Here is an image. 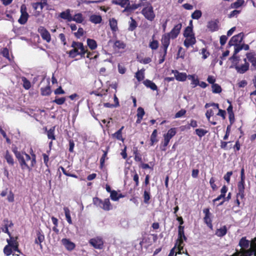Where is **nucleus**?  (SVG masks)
<instances>
[{
  "label": "nucleus",
  "instance_id": "f257e3e1",
  "mask_svg": "<svg viewBox=\"0 0 256 256\" xmlns=\"http://www.w3.org/2000/svg\"><path fill=\"white\" fill-rule=\"evenodd\" d=\"M30 155L24 152L22 156L18 154V162L22 170H28L30 171L36 165V155L32 148L30 149Z\"/></svg>",
  "mask_w": 256,
  "mask_h": 256
},
{
  "label": "nucleus",
  "instance_id": "f03ea898",
  "mask_svg": "<svg viewBox=\"0 0 256 256\" xmlns=\"http://www.w3.org/2000/svg\"><path fill=\"white\" fill-rule=\"evenodd\" d=\"M71 47L72 49L67 52L69 57L74 58L79 55L82 57H84L87 49L84 48L82 42L73 41Z\"/></svg>",
  "mask_w": 256,
  "mask_h": 256
},
{
  "label": "nucleus",
  "instance_id": "7ed1b4c3",
  "mask_svg": "<svg viewBox=\"0 0 256 256\" xmlns=\"http://www.w3.org/2000/svg\"><path fill=\"white\" fill-rule=\"evenodd\" d=\"M146 5L142 9L141 11L142 14L149 21H153L155 18L156 14L154 10V8L150 2H146Z\"/></svg>",
  "mask_w": 256,
  "mask_h": 256
},
{
  "label": "nucleus",
  "instance_id": "20e7f679",
  "mask_svg": "<svg viewBox=\"0 0 256 256\" xmlns=\"http://www.w3.org/2000/svg\"><path fill=\"white\" fill-rule=\"evenodd\" d=\"M93 204L97 207H100L104 210L108 211L112 208V206L109 198H106L102 200L98 197H94L92 199Z\"/></svg>",
  "mask_w": 256,
  "mask_h": 256
},
{
  "label": "nucleus",
  "instance_id": "39448f33",
  "mask_svg": "<svg viewBox=\"0 0 256 256\" xmlns=\"http://www.w3.org/2000/svg\"><path fill=\"white\" fill-rule=\"evenodd\" d=\"M184 226H179L178 227V238L176 240V244H178V247L179 251L176 254V256L177 254H180L181 250L183 249V246H182L184 243V240H186L187 238L184 234Z\"/></svg>",
  "mask_w": 256,
  "mask_h": 256
},
{
  "label": "nucleus",
  "instance_id": "423d86ee",
  "mask_svg": "<svg viewBox=\"0 0 256 256\" xmlns=\"http://www.w3.org/2000/svg\"><path fill=\"white\" fill-rule=\"evenodd\" d=\"M20 16L18 20V22L21 24H24L28 21L29 14L27 12V8L25 4H22L20 6Z\"/></svg>",
  "mask_w": 256,
  "mask_h": 256
},
{
  "label": "nucleus",
  "instance_id": "0eeeda50",
  "mask_svg": "<svg viewBox=\"0 0 256 256\" xmlns=\"http://www.w3.org/2000/svg\"><path fill=\"white\" fill-rule=\"evenodd\" d=\"M89 244L94 248L101 250L104 247V242L102 238L96 236L90 239Z\"/></svg>",
  "mask_w": 256,
  "mask_h": 256
},
{
  "label": "nucleus",
  "instance_id": "6e6552de",
  "mask_svg": "<svg viewBox=\"0 0 256 256\" xmlns=\"http://www.w3.org/2000/svg\"><path fill=\"white\" fill-rule=\"evenodd\" d=\"M38 32L40 34V36L44 40L46 41L48 43L51 41L50 34L44 26H40L38 28Z\"/></svg>",
  "mask_w": 256,
  "mask_h": 256
},
{
  "label": "nucleus",
  "instance_id": "1a4fd4ad",
  "mask_svg": "<svg viewBox=\"0 0 256 256\" xmlns=\"http://www.w3.org/2000/svg\"><path fill=\"white\" fill-rule=\"evenodd\" d=\"M10 236V238L9 240L7 239V240H6L8 244L12 246L13 250L14 252H16L20 254H21L22 253L21 251L18 248L19 244L17 240L18 237H16V236L14 237V236H12L11 234H10V236Z\"/></svg>",
  "mask_w": 256,
  "mask_h": 256
},
{
  "label": "nucleus",
  "instance_id": "9d476101",
  "mask_svg": "<svg viewBox=\"0 0 256 256\" xmlns=\"http://www.w3.org/2000/svg\"><path fill=\"white\" fill-rule=\"evenodd\" d=\"M244 34L242 32H240L236 35L233 36L228 42V45L230 46L234 45L239 44L243 40Z\"/></svg>",
  "mask_w": 256,
  "mask_h": 256
},
{
  "label": "nucleus",
  "instance_id": "9b49d317",
  "mask_svg": "<svg viewBox=\"0 0 256 256\" xmlns=\"http://www.w3.org/2000/svg\"><path fill=\"white\" fill-rule=\"evenodd\" d=\"M36 237L34 240V244L40 246V248L42 249V243L44 241L45 236L41 230H38L36 232Z\"/></svg>",
  "mask_w": 256,
  "mask_h": 256
},
{
  "label": "nucleus",
  "instance_id": "f8f14e48",
  "mask_svg": "<svg viewBox=\"0 0 256 256\" xmlns=\"http://www.w3.org/2000/svg\"><path fill=\"white\" fill-rule=\"evenodd\" d=\"M234 254H237V256H252V254L256 256V252L252 248L246 250L241 248L239 251L236 250V252Z\"/></svg>",
  "mask_w": 256,
  "mask_h": 256
},
{
  "label": "nucleus",
  "instance_id": "ddd939ff",
  "mask_svg": "<svg viewBox=\"0 0 256 256\" xmlns=\"http://www.w3.org/2000/svg\"><path fill=\"white\" fill-rule=\"evenodd\" d=\"M244 186L245 180H240L238 184V192L236 194V197L240 198V199H243L244 197Z\"/></svg>",
  "mask_w": 256,
  "mask_h": 256
},
{
  "label": "nucleus",
  "instance_id": "4468645a",
  "mask_svg": "<svg viewBox=\"0 0 256 256\" xmlns=\"http://www.w3.org/2000/svg\"><path fill=\"white\" fill-rule=\"evenodd\" d=\"M182 28V24L181 23H179L174 26V28L170 30V32L167 33L170 36H171V38L174 39L177 38L180 32V30Z\"/></svg>",
  "mask_w": 256,
  "mask_h": 256
},
{
  "label": "nucleus",
  "instance_id": "2eb2a0df",
  "mask_svg": "<svg viewBox=\"0 0 256 256\" xmlns=\"http://www.w3.org/2000/svg\"><path fill=\"white\" fill-rule=\"evenodd\" d=\"M171 36H170L167 33L162 36L161 42L162 46L161 49L162 50H168V48L170 44V38Z\"/></svg>",
  "mask_w": 256,
  "mask_h": 256
},
{
  "label": "nucleus",
  "instance_id": "dca6fc26",
  "mask_svg": "<svg viewBox=\"0 0 256 256\" xmlns=\"http://www.w3.org/2000/svg\"><path fill=\"white\" fill-rule=\"evenodd\" d=\"M244 61L245 62V63L244 64L241 66L236 64L234 66V68L238 73L242 74L248 70L250 64L248 62H246V58L244 59Z\"/></svg>",
  "mask_w": 256,
  "mask_h": 256
},
{
  "label": "nucleus",
  "instance_id": "f3484780",
  "mask_svg": "<svg viewBox=\"0 0 256 256\" xmlns=\"http://www.w3.org/2000/svg\"><path fill=\"white\" fill-rule=\"evenodd\" d=\"M62 242L66 248L70 251L74 250L76 247L75 244L68 238H62Z\"/></svg>",
  "mask_w": 256,
  "mask_h": 256
},
{
  "label": "nucleus",
  "instance_id": "a211bd4d",
  "mask_svg": "<svg viewBox=\"0 0 256 256\" xmlns=\"http://www.w3.org/2000/svg\"><path fill=\"white\" fill-rule=\"evenodd\" d=\"M172 72L174 74L176 79L180 82H184L186 80L188 76L185 72H180L177 70H172Z\"/></svg>",
  "mask_w": 256,
  "mask_h": 256
},
{
  "label": "nucleus",
  "instance_id": "6ab92c4d",
  "mask_svg": "<svg viewBox=\"0 0 256 256\" xmlns=\"http://www.w3.org/2000/svg\"><path fill=\"white\" fill-rule=\"evenodd\" d=\"M185 38L186 39L184 40V44L186 48H189L190 46H193L196 42L194 36H190V37H186Z\"/></svg>",
  "mask_w": 256,
  "mask_h": 256
},
{
  "label": "nucleus",
  "instance_id": "aec40b11",
  "mask_svg": "<svg viewBox=\"0 0 256 256\" xmlns=\"http://www.w3.org/2000/svg\"><path fill=\"white\" fill-rule=\"evenodd\" d=\"M4 158L6 160L7 163L10 166H14L15 162L13 158L12 154L10 153V152L6 150L4 156Z\"/></svg>",
  "mask_w": 256,
  "mask_h": 256
},
{
  "label": "nucleus",
  "instance_id": "412c9836",
  "mask_svg": "<svg viewBox=\"0 0 256 256\" xmlns=\"http://www.w3.org/2000/svg\"><path fill=\"white\" fill-rule=\"evenodd\" d=\"M218 21L217 20L209 21L208 22L207 28L211 32H214L218 30Z\"/></svg>",
  "mask_w": 256,
  "mask_h": 256
},
{
  "label": "nucleus",
  "instance_id": "4be33fe9",
  "mask_svg": "<svg viewBox=\"0 0 256 256\" xmlns=\"http://www.w3.org/2000/svg\"><path fill=\"white\" fill-rule=\"evenodd\" d=\"M246 58L250 61L254 69L256 70V54L254 52H248L246 54Z\"/></svg>",
  "mask_w": 256,
  "mask_h": 256
},
{
  "label": "nucleus",
  "instance_id": "5701e85b",
  "mask_svg": "<svg viewBox=\"0 0 256 256\" xmlns=\"http://www.w3.org/2000/svg\"><path fill=\"white\" fill-rule=\"evenodd\" d=\"M124 126H122L118 131H116L115 133L112 134V137L114 138L117 139L118 140L124 142V138H122V131L124 130Z\"/></svg>",
  "mask_w": 256,
  "mask_h": 256
},
{
  "label": "nucleus",
  "instance_id": "b1692460",
  "mask_svg": "<svg viewBox=\"0 0 256 256\" xmlns=\"http://www.w3.org/2000/svg\"><path fill=\"white\" fill-rule=\"evenodd\" d=\"M176 134V128H171L168 130L166 134H164V138H166L170 140V139L174 137Z\"/></svg>",
  "mask_w": 256,
  "mask_h": 256
},
{
  "label": "nucleus",
  "instance_id": "393cba45",
  "mask_svg": "<svg viewBox=\"0 0 256 256\" xmlns=\"http://www.w3.org/2000/svg\"><path fill=\"white\" fill-rule=\"evenodd\" d=\"M70 12V10L68 9L66 11L62 12L60 14V17L62 19L66 20L68 22H71L72 16Z\"/></svg>",
  "mask_w": 256,
  "mask_h": 256
},
{
  "label": "nucleus",
  "instance_id": "a878e982",
  "mask_svg": "<svg viewBox=\"0 0 256 256\" xmlns=\"http://www.w3.org/2000/svg\"><path fill=\"white\" fill-rule=\"evenodd\" d=\"M109 24L112 32H116L118 30L117 20L112 18L109 20Z\"/></svg>",
  "mask_w": 256,
  "mask_h": 256
},
{
  "label": "nucleus",
  "instance_id": "bb28decb",
  "mask_svg": "<svg viewBox=\"0 0 256 256\" xmlns=\"http://www.w3.org/2000/svg\"><path fill=\"white\" fill-rule=\"evenodd\" d=\"M143 83L146 86L150 88L151 90H158V86H156V85L154 82H152L149 80H144Z\"/></svg>",
  "mask_w": 256,
  "mask_h": 256
},
{
  "label": "nucleus",
  "instance_id": "cd10ccee",
  "mask_svg": "<svg viewBox=\"0 0 256 256\" xmlns=\"http://www.w3.org/2000/svg\"><path fill=\"white\" fill-rule=\"evenodd\" d=\"M84 20V18L81 13L76 14L74 16H72L71 21H74L77 23L80 24L83 22Z\"/></svg>",
  "mask_w": 256,
  "mask_h": 256
},
{
  "label": "nucleus",
  "instance_id": "c85d7f7f",
  "mask_svg": "<svg viewBox=\"0 0 256 256\" xmlns=\"http://www.w3.org/2000/svg\"><path fill=\"white\" fill-rule=\"evenodd\" d=\"M56 127V126H53L48 130V131H47L46 135L48 138L51 140H54L56 139V136L54 134Z\"/></svg>",
  "mask_w": 256,
  "mask_h": 256
},
{
  "label": "nucleus",
  "instance_id": "c756f323",
  "mask_svg": "<svg viewBox=\"0 0 256 256\" xmlns=\"http://www.w3.org/2000/svg\"><path fill=\"white\" fill-rule=\"evenodd\" d=\"M52 90L50 86V84H48V85L46 86L40 88V94L43 96H50Z\"/></svg>",
  "mask_w": 256,
  "mask_h": 256
},
{
  "label": "nucleus",
  "instance_id": "7c9ffc66",
  "mask_svg": "<svg viewBox=\"0 0 256 256\" xmlns=\"http://www.w3.org/2000/svg\"><path fill=\"white\" fill-rule=\"evenodd\" d=\"M90 20L95 24H98L102 22V18L100 15L92 14L90 18Z\"/></svg>",
  "mask_w": 256,
  "mask_h": 256
},
{
  "label": "nucleus",
  "instance_id": "2f4dec72",
  "mask_svg": "<svg viewBox=\"0 0 256 256\" xmlns=\"http://www.w3.org/2000/svg\"><path fill=\"white\" fill-rule=\"evenodd\" d=\"M157 136H158V131H157V130L155 129L153 130V132L150 136V145L151 146H153L154 144H155L158 142V140L157 139Z\"/></svg>",
  "mask_w": 256,
  "mask_h": 256
},
{
  "label": "nucleus",
  "instance_id": "473e14b6",
  "mask_svg": "<svg viewBox=\"0 0 256 256\" xmlns=\"http://www.w3.org/2000/svg\"><path fill=\"white\" fill-rule=\"evenodd\" d=\"M112 3L124 8L126 4H129V0H112Z\"/></svg>",
  "mask_w": 256,
  "mask_h": 256
},
{
  "label": "nucleus",
  "instance_id": "72a5a7b5",
  "mask_svg": "<svg viewBox=\"0 0 256 256\" xmlns=\"http://www.w3.org/2000/svg\"><path fill=\"white\" fill-rule=\"evenodd\" d=\"M87 44L91 50H96L98 46L96 42L94 40L90 38L87 39Z\"/></svg>",
  "mask_w": 256,
  "mask_h": 256
},
{
  "label": "nucleus",
  "instance_id": "f704fd0d",
  "mask_svg": "<svg viewBox=\"0 0 256 256\" xmlns=\"http://www.w3.org/2000/svg\"><path fill=\"white\" fill-rule=\"evenodd\" d=\"M227 233V228L226 226L217 229L216 234L219 237H222L225 236Z\"/></svg>",
  "mask_w": 256,
  "mask_h": 256
},
{
  "label": "nucleus",
  "instance_id": "c9c22d12",
  "mask_svg": "<svg viewBox=\"0 0 256 256\" xmlns=\"http://www.w3.org/2000/svg\"><path fill=\"white\" fill-rule=\"evenodd\" d=\"M128 24L129 26L128 30L130 31L134 30L138 26V24L136 20L134 19L132 17L130 18V21L128 22Z\"/></svg>",
  "mask_w": 256,
  "mask_h": 256
},
{
  "label": "nucleus",
  "instance_id": "e433bc0d",
  "mask_svg": "<svg viewBox=\"0 0 256 256\" xmlns=\"http://www.w3.org/2000/svg\"><path fill=\"white\" fill-rule=\"evenodd\" d=\"M239 246L243 249L248 248L249 246V241L246 237H243L239 242Z\"/></svg>",
  "mask_w": 256,
  "mask_h": 256
},
{
  "label": "nucleus",
  "instance_id": "4c0bfd02",
  "mask_svg": "<svg viewBox=\"0 0 256 256\" xmlns=\"http://www.w3.org/2000/svg\"><path fill=\"white\" fill-rule=\"evenodd\" d=\"M64 210L67 222L70 224H72V220L70 216V212L69 208L68 207H64Z\"/></svg>",
  "mask_w": 256,
  "mask_h": 256
},
{
  "label": "nucleus",
  "instance_id": "58836bf2",
  "mask_svg": "<svg viewBox=\"0 0 256 256\" xmlns=\"http://www.w3.org/2000/svg\"><path fill=\"white\" fill-rule=\"evenodd\" d=\"M144 70L142 69L140 70H138L135 74V78L138 82H141L144 78Z\"/></svg>",
  "mask_w": 256,
  "mask_h": 256
},
{
  "label": "nucleus",
  "instance_id": "ea45409f",
  "mask_svg": "<svg viewBox=\"0 0 256 256\" xmlns=\"http://www.w3.org/2000/svg\"><path fill=\"white\" fill-rule=\"evenodd\" d=\"M166 54H167L166 50H162V51L160 50L159 52V60H158V64H162L164 61Z\"/></svg>",
  "mask_w": 256,
  "mask_h": 256
},
{
  "label": "nucleus",
  "instance_id": "a19ab883",
  "mask_svg": "<svg viewBox=\"0 0 256 256\" xmlns=\"http://www.w3.org/2000/svg\"><path fill=\"white\" fill-rule=\"evenodd\" d=\"M214 114V111L212 109H210L208 110L206 113V116L208 118V122L212 125L216 124V122L214 121H210V118L211 116H213Z\"/></svg>",
  "mask_w": 256,
  "mask_h": 256
},
{
  "label": "nucleus",
  "instance_id": "79ce46f5",
  "mask_svg": "<svg viewBox=\"0 0 256 256\" xmlns=\"http://www.w3.org/2000/svg\"><path fill=\"white\" fill-rule=\"evenodd\" d=\"M194 36L192 31V28L190 26H187L184 31V38L190 37V36Z\"/></svg>",
  "mask_w": 256,
  "mask_h": 256
},
{
  "label": "nucleus",
  "instance_id": "37998d69",
  "mask_svg": "<svg viewBox=\"0 0 256 256\" xmlns=\"http://www.w3.org/2000/svg\"><path fill=\"white\" fill-rule=\"evenodd\" d=\"M114 47L118 50L124 49L126 47V44L122 41L117 40L114 42Z\"/></svg>",
  "mask_w": 256,
  "mask_h": 256
},
{
  "label": "nucleus",
  "instance_id": "c03bdc74",
  "mask_svg": "<svg viewBox=\"0 0 256 256\" xmlns=\"http://www.w3.org/2000/svg\"><path fill=\"white\" fill-rule=\"evenodd\" d=\"M212 92L214 94H220L222 91L221 86L218 84L212 85Z\"/></svg>",
  "mask_w": 256,
  "mask_h": 256
},
{
  "label": "nucleus",
  "instance_id": "a18cd8bd",
  "mask_svg": "<svg viewBox=\"0 0 256 256\" xmlns=\"http://www.w3.org/2000/svg\"><path fill=\"white\" fill-rule=\"evenodd\" d=\"M22 80L23 82V87L26 90H29L31 87V84L29 80L26 77H22Z\"/></svg>",
  "mask_w": 256,
  "mask_h": 256
},
{
  "label": "nucleus",
  "instance_id": "49530a36",
  "mask_svg": "<svg viewBox=\"0 0 256 256\" xmlns=\"http://www.w3.org/2000/svg\"><path fill=\"white\" fill-rule=\"evenodd\" d=\"M13 248L12 246H10L7 244L6 245L4 248V253L6 256H9L12 253Z\"/></svg>",
  "mask_w": 256,
  "mask_h": 256
},
{
  "label": "nucleus",
  "instance_id": "de8ad7c7",
  "mask_svg": "<svg viewBox=\"0 0 256 256\" xmlns=\"http://www.w3.org/2000/svg\"><path fill=\"white\" fill-rule=\"evenodd\" d=\"M195 132L200 138L204 136L208 131L202 128H197L195 130Z\"/></svg>",
  "mask_w": 256,
  "mask_h": 256
},
{
  "label": "nucleus",
  "instance_id": "09e8293b",
  "mask_svg": "<svg viewBox=\"0 0 256 256\" xmlns=\"http://www.w3.org/2000/svg\"><path fill=\"white\" fill-rule=\"evenodd\" d=\"M104 152V154L101 157L100 159V169H102L104 166V162H105V160H106V158L107 159L108 158H106L107 156V154H108V152L107 151H103Z\"/></svg>",
  "mask_w": 256,
  "mask_h": 256
},
{
  "label": "nucleus",
  "instance_id": "8fccbe9b",
  "mask_svg": "<svg viewBox=\"0 0 256 256\" xmlns=\"http://www.w3.org/2000/svg\"><path fill=\"white\" fill-rule=\"evenodd\" d=\"M202 16V12L200 10H196L192 14V19L198 20Z\"/></svg>",
  "mask_w": 256,
  "mask_h": 256
},
{
  "label": "nucleus",
  "instance_id": "3c124183",
  "mask_svg": "<svg viewBox=\"0 0 256 256\" xmlns=\"http://www.w3.org/2000/svg\"><path fill=\"white\" fill-rule=\"evenodd\" d=\"M134 160L136 162H142V155L138 152V150H136L134 152Z\"/></svg>",
  "mask_w": 256,
  "mask_h": 256
},
{
  "label": "nucleus",
  "instance_id": "603ef678",
  "mask_svg": "<svg viewBox=\"0 0 256 256\" xmlns=\"http://www.w3.org/2000/svg\"><path fill=\"white\" fill-rule=\"evenodd\" d=\"M188 79H190L192 80L191 84L194 85V87L197 86L199 84V80L198 78H195L194 75H188Z\"/></svg>",
  "mask_w": 256,
  "mask_h": 256
},
{
  "label": "nucleus",
  "instance_id": "864d4df0",
  "mask_svg": "<svg viewBox=\"0 0 256 256\" xmlns=\"http://www.w3.org/2000/svg\"><path fill=\"white\" fill-rule=\"evenodd\" d=\"M158 42L157 40H153L149 44L150 48L152 50H156L158 47Z\"/></svg>",
  "mask_w": 256,
  "mask_h": 256
},
{
  "label": "nucleus",
  "instance_id": "5fc2aeb1",
  "mask_svg": "<svg viewBox=\"0 0 256 256\" xmlns=\"http://www.w3.org/2000/svg\"><path fill=\"white\" fill-rule=\"evenodd\" d=\"M184 56H185L184 50V48L180 46L178 48L176 58L178 59V58H182L183 59V58H184Z\"/></svg>",
  "mask_w": 256,
  "mask_h": 256
},
{
  "label": "nucleus",
  "instance_id": "6e6d98bb",
  "mask_svg": "<svg viewBox=\"0 0 256 256\" xmlns=\"http://www.w3.org/2000/svg\"><path fill=\"white\" fill-rule=\"evenodd\" d=\"M204 222L206 224L207 226L211 230L212 229V220L210 218V216H204Z\"/></svg>",
  "mask_w": 256,
  "mask_h": 256
},
{
  "label": "nucleus",
  "instance_id": "4d7b16f0",
  "mask_svg": "<svg viewBox=\"0 0 256 256\" xmlns=\"http://www.w3.org/2000/svg\"><path fill=\"white\" fill-rule=\"evenodd\" d=\"M244 0H238L231 4L230 7L232 8H238L243 4Z\"/></svg>",
  "mask_w": 256,
  "mask_h": 256
},
{
  "label": "nucleus",
  "instance_id": "13d9d810",
  "mask_svg": "<svg viewBox=\"0 0 256 256\" xmlns=\"http://www.w3.org/2000/svg\"><path fill=\"white\" fill-rule=\"evenodd\" d=\"M74 36L77 38H80L84 34V30L82 28H79L76 32L74 33Z\"/></svg>",
  "mask_w": 256,
  "mask_h": 256
},
{
  "label": "nucleus",
  "instance_id": "bf43d9fd",
  "mask_svg": "<svg viewBox=\"0 0 256 256\" xmlns=\"http://www.w3.org/2000/svg\"><path fill=\"white\" fill-rule=\"evenodd\" d=\"M4 222L5 223L4 226V228L2 229V232L4 233L7 234L8 236H10L11 234L8 230V223L9 222V221L8 218H6L4 220Z\"/></svg>",
  "mask_w": 256,
  "mask_h": 256
},
{
  "label": "nucleus",
  "instance_id": "052dcab7",
  "mask_svg": "<svg viewBox=\"0 0 256 256\" xmlns=\"http://www.w3.org/2000/svg\"><path fill=\"white\" fill-rule=\"evenodd\" d=\"M66 102V98L64 97L62 98H56L54 100L52 101V102L56 103L58 105H62Z\"/></svg>",
  "mask_w": 256,
  "mask_h": 256
},
{
  "label": "nucleus",
  "instance_id": "680f3d73",
  "mask_svg": "<svg viewBox=\"0 0 256 256\" xmlns=\"http://www.w3.org/2000/svg\"><path fill=\"white\" fill-rule=\"evenodd\" d=\"M144 202L145 204H148V202L150 198V192L144 190Z\"/></svg>",
  "mask_w": 256,
  "mask_h": 256
},
{
  "label": "nucleus",
  "instance_id": "e2e57ef3",
  "mask_svg": "<svg viewBox=\"0 0 256 256\" xmlns=\"http://www.w3.org/2000/svg\"><path fill=\"white\" fill-rule=\"evenodd\" d=\"M1 54L8 60H10L9 50L8 48H4L0 52Z\"/></svg>",
  "mask_w": 256,
  "mask_h": 256
},
{
  "label": "nucleus",
  "instance_id": "0e129e2a",
  "mask_svg": "<svg viewBox=\"0 0 256 256\" xmlns=\"http://www.w3.org/2000/svg\"><path fill=\"white\" fill-rule=\"evenodd\" d=\"M210 184L211 188L214 191H216L218 190V188L215 184V179L214 178L212 177L210 178Z\"/></svg>",
  "mask_w": 256,
  "mask_h": 256
},
{
  "label": "nucleus",
  "instance_id": "69168bd1",
  "mask_svg": "<svg viewBox=\"0 0 256 256\" xmlns=\"http://www.w3.org/2000/svg\"><path fill=\"white\" fill-rule=\"evenodd\" d=\"M132 10H134L132 6V4H130V2H129V4H126V6H125L124 8L122 10V12L125 13L126 12H131Z\"/></svg>",
  "mask_w": 256,
  "mask_h": 256
},
{
  "label": "nucleus",
  "instance_id": "338daca9",
  "mask_svg": "<svg viewBox=\"0 0 256 256\" xmlns=\"http://www.w3.org/2000/svg\"><path fill=\"white\" fill-rule=\"evenodd\" d=\"M118 194L115 190H112L111 192L110 197L112 200L114 201H117L118 200Z\"/></svg>",
  "mask_w": 256,
  "mask_h": 256
},
{
  "label": "nucleus",
  "instance_id": "774afa93",
  "mask_svg": "<svg viewBox=\"0 0 256 256\" xmlns=\"http://www.w3.org/2000/svg\"><path fill=\"white\" fill-rule=\"evenodd\" d=\"M145 114L144 109L142 107H139L137 110V117H141L143 118Z\"/></svg>",
  "mask_w": 256,
  "mask_h": 256
}]
</instances>
